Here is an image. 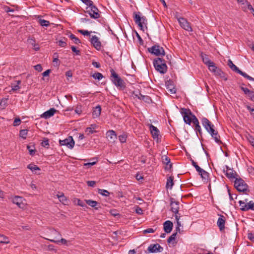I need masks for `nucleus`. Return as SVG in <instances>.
Masks as SVG:
<instances>
[{"label": "nucleus", "instance_id": "f257e3e1", "mask_svg": "<svg viewBox=\"0 0 254 254\" xmlns=\"http://www.w3.org/2000/svg\"><path fill=\"white\" fill-rule=\"evenodd\" d=\"M153 64L155 69L160 73L164 74L167 71V66L165 60L157 58L154 59Z\"/></svg>", "mask_w": 254, "mask_h": 254}, {"label": "nucleus", "instance_id": "f03ea898", "mask_svg": "<svg viewBox=\"0 0 254 254\" xmlns=\"http://www.w3.org/2000/svg\"><path fill=\"white\" fill-rule=\"evenodd\" d=\"M111 80L113 83L117 86L121 88H125V82L124 80L119 76L113 69H111Z\"/></svg>", "mask_w": 254, "mask_h": 254}, {"label": "nucleus", "instance_id": "7ed1b4c3", "mask_svg": "<svg viewBox=\"0 0 254 254\" xmlns=\"http://www.w3.org/2000/svg\"><path fill=\"white\" fill-rule=\"evenodd\" d=\"M228 65L229 66V67L231 68V69L233 70L234 71H235L236 72L241 74L242 76L244 77L245 78H247V79L250 80V81H254V78L252 77L249 76L246 73L242 71L239 68L235 65L232 62V61L230 60L228 61Z\"/></svg>", "mask_w": 254, "mask_h": 254}, {"label": "nucleus", "instance_id": "20e7f679", "mask_svg": "<svg viewBox=\"0 0 254 254\" xmlns=\"http://www.w3.org/2000/svg\"><path fill=\"white\" fill-rule=\"evenodd\" d=\"M235 187L240 192H245L247 190L248 186L242 179L236 178L235 181Z\"/></svg>", "mask_w": 254, "mask_h": 254}, {"label": "nucleus", "instance_id": "39448f33", "mask_svg": "<svg viewBox=\"0 0 254 254\" xmlns=\"http://www.w3.org/2000/svg\"><path fill=\"white\" fill-rule=\"evenodd\" d=\"M181 113L183 116V119L187 124L190 125L192 121V115H194L189 109L182 108Z\"/></svg>", "mask_w": 254, "mask_h": 254}, {"label": "nucleus", "instance_id": "423d86ee", "mask_svg": "<svg viewBox=\"0 0 254 254\" xmlns=\"http://www.w3.org/2000/svg\"><path fill=\"white\" fill-rule=\"evenodd\" d=\"M133 18L135 23L138 25L141 30H144L143 24L145 25L146 28H147L146 26L147 24V19L145 16H143L140 17L138 14L134 12Z\"/></svg>", "mask_w": 254, "mask_h": 254}, {"label": "nucleus", "instance_id": "0eeeda50", "mask_svg": "<svg viewBox=\"0 0 254 254\" xmlns=\"http://www.w3.org/2000/svg\"><path fill=\"white\" fill-rule=\"evenodd\" d=\"M148 51L156 56H164L165 54L164 49L158 45H155L151 48H149Z\"/></svg>", "mask_w": 254, "mask_h": 254}, {"label": "nucleus", "instance_id": "6e6552de", "mask_svg": "<svg viewBox=\"0 0 254 254\" xmlns=\"http://www.w3.org/2000/svg\"><path fill=\"white\" fill-rule=\"evenodd\" d=\"M90 7V10L87 11L90 15V17L94 19H98L100 17V11L97 7L92 3V5L89 6Z\"/></svg>", "mask_w": 254, "mask_h": 254}, {"label": "nucleus", "instance_id": "1a4fd4ad", "mask_svg": "<svg viewBox=\"0 0 254 254\" xmlns=\"http://www.w3.org/2000/svg\"><path fill=\"white\" fill-rule=\"evenodd\" d=\"M241 210L244 211H248L250 209L254 210V203L253 201H249L246 204L244 201L240 200L239 201Z\"/></svg>", "mask_w": 254, "mask_h": 254}, {"label": "nucleus", "instance_id": "9d476101", "mask_svg": "<svg viewBox=\"0 0 254 254\" xmlns=\"http://www.w3.org/2000/svg\"><path fill=\"white\" fill-rule=\"evenodd\" d=\"M211 135L212 137L215 140V142L219 144L222 143L220 140V136L218 134V131L215 129L214 126H211V128L207 130Z\"/></svg>", "mask_w": 254, "mask_h": 254}, {"label": "nucleus", "instance_id": "9b49d317", "mask_svg": "<svg viewBox=\"0 0 254 254\" xmlns=\"http://www.w3.org/2000/svg\"><path fill=\"white\" fill-rule=\"evenodd\" d=\"M61 145H65L69 149H72L74 145V141L72 136H69L67 138L60 140Z\"/></svg>", "mask_w": 254, "mask_h": 254}, {"label": "nucleus", "instance_id": "f8f14e48", "mask_svg": "<svg viewBox=\"0 0 254 254\" xmlns=\"http://www.w3.org/2000/svg\"><path fill=\"white\" fill-rule=\"evenodd\" d=\"M180 26L185 30L188 31H192V28L187 20L183 18L180 17L178 19Z\"/></svg>", "mask_w": 254, "mask_h": 254}, {"label": "nucleus", "instance_id": "ddd939ff", "mask_svg": "<svg viewBox=\"0 0 254 254\" xmlns=\"http://www.w3.org/2000/svg\"><path fill=\"white\" fill-rule=\"evenodd\" d=\"M91 44L93 45L94 47L97 50H100L101 49V43L99 41L98 37L96 36H93L90 39Z\"/></svg>", "mask_w": 254, "mask_h": 254}, {"label": "nucleus", "instance_id": "4468645a", "mask_svg": "<svg viewBox=\"0 0 254 254\" xmlns=\"http://www.w3.org/2000/svg\"><path fill=\"white\" fill-rule=\"evenodd\" d=\"M170 201L172 211L175 214H178L179 210V202L178 201H175L174 199L173 198H171Z\"/></svg>", "mask_w": 254, "mask_h": 254}, {"label": "nucleus", "instance_id": "2eb2a0df", "mask_svg": "<svg viewBox=\"0 0 254 254\" xmlns=\"http://www.w3.org/2000/svg\"><path fill=\"white\" fill-rule=\"evenodd\" d=\"M106 137L109 141L111 142H114L117 138V135L114 130H109L106 132Z\"/></svg>", "mask_w": 254, "mask_h": 254}, {"label": "nucleus", "instance_id": "dca6fc26", "mask_svg": "<svg viewBox=\"0 0 254 254\" xmlns=\"http://www.w3.org/2000/svg\"><path fill=\"white\" fill-rule=\"evenodd\" d=\"M23 201V198L18 196H15L12 199L13 203L16 204L19 208H23L25 206V204Z\"/></svg>", "mask_w": 254, "mask_h": 254}, {"label": "nucleus", "instance_id": "f3484780", "mask_svg": "<svg viewBox=\"0 0 254 254\" xmlns=\"http://www.w3.org/2000/svg\"><path fill=\"white\" fill-rule=\"evenodd\" d=\"M150 130L154 139H159L160 131L159 129L155 126L151 125L150 126Z\"/></svg>", "mask_w": 254, "mask_h": 254}, {"label": "nucleus", "instance_id": "a211bd4d", "mask_svg": "<svg viewBox=\"0 0 254 254\" xmlns=\"http://www.w3.org/2000/svg\"><path fill=\"white\" fill-rule=\"evenodd\" d=\"M173 227V223L169 220L165 221L163 224L164 230L167 233H169L171 232Z\"/></svg>", "mask_w": 254, "mask_h": 254}, {"label": "nucleus", "instance_id": "6ab92c4d", "mask_svg": "<svg viewBox=\"0 0 254 254\" xmlns=\"http://www.w3.org/2000/svg\"><path fill=\"white\" fill-rule=\"evenodd\" d=\"M225 217L223 215H220L217 220V224L221 231L223 230L225 228Z\"/></svg>", "mask_w": 254, "mask_h": 254}, {"label": "nucleus", "instance_id": "aec40b11", "mask_svg": "<svg viewBox=\"0 0 254 254\" xmlns=\"http://www.w3.org/2000/svg\"><path fill=\"white\" fill-rule=\"evenodd\" d=\"M201 123L206 130L211 128V126H214L210 121L205 117L201 119Z\"/></svg>", "mask_w": 254, "mask_h": 254}, {"label": "nucleus", "instance_id": "412c9836", "mask_svg": "<svg viewBox=\"0 0 254 254\" xmlns=\"http://www.w3.org/2000/svg\"><path fill=\"white\" fill-rule=\"evenodd\" d=\"M227 171L225 173V175L227 177H228L229 179H236L238 178L237 177L238 176V175L235 172V173H233L234 171L232 169H231L229 168L228 166H226Z\"/></svg>", "mask_w": 254, "mask_h": 254}, {"label": "nucleus", "instance_id": "4be33fe9", "mask_svg": "<svg viewBox=\"0 0 254 254\" xmlns=\"http://www.w3.org/2000/svg\"><path fill=\"white\" fill-rule=\"evenodd\" d=\"M57 110L54 108H51L48 111L45 112L41 117L45 119H48L53 116L56 112Z\"/></svg>", "mask_w": 254, "mask_h": 254}, {"label": "nucleus", "instance_id": "5701e85b", "mask_svg": "<svg viewBox=\"0 0 254 254\" xmlns=\"http://www.w3.org/2000/svg\"><path fill=\"white\" fill-rule=\"evenodd\" d=\"M86 203L92 207L94 208L95 209L98 210L101 208L100 205H98V203L96 201L87 199L85 200Z\"/></svg>", "mask_w": 254, "mask_h": 254}, {"label": "nucleus", "instance_id": "b1692460", "mask_svg": "<svg viewBox=\"0 0 254 254\" xmlns=\"http://www.w3.org/2000/svg\"><path fill=\"white\" fill-rule=\"evenodd\" d=\"M135 96L138 97L140 100L144 101L145 102L149 103L151 102V98L147 95H143L140 92L138 94H136Z\"/></svg>", "mask_w": 254, "mask_h": 254}, {"label": "nucleus", "instance_id": "393cba45", "mask_svg": "<svg viewBox=\"0 0 254 254\" xmlns=\"http://www.w3.org/2000/svg\"><path fill=\"white\" fill-rule=\"evenodd\" d=\"M101 111V107L100 105L97 106L93 110L92 115L94 118L98 117Z\"/></svg>", "mask_w": 254, "mask_h": 254}, {"label": "nucleus", "instance_id": "a878e982", "mask_svg": "<svg viewBox=\"0 0 254 254\" xmlns=\"http://www.w3.org/2000/svg\"><path fill=\"white\" fill-rule=\"evenodd\" d=\"M174 177L170 176L167 178V181L166 183V188L167 189H172L173 185H174Z\"/></svg>", "mask_w": 254, "mask_h": 254}, {"label": "nucleus", "instance_id": "bb28decb", "mask_svg": "<svg viewBox=\"0 0 254 254\" xmlns=\"http://www.w3.org/2000/svg\"><path fill=\"white\" fill-rule=\"evenodd\" d=\"M199 175L201 176L202 181L204 182H207L208 180L209 174L205 171L204 170H202V171H201Z\"/></svg>", "mask_w": 254, "mask_h": 254}, {"label": "nucleus", "instance_id": "cd10ccee", "mask_svg": "<svg viewBox=\"0 0 254 254\" xmlns=\"http://www.w3.org/2000/svg\"><path fill=\"white\" fill-rule=\"evenodd\" d=\"M201 57L203 63L207 66L212 62L208 58V56L205 54H201Z\"/></svg>", "mask_w": 254, "mask_h": 254}, {"label": "nucleus", "instance_id": "c85d7f7f", "mask_svg": "<svg viewBox=\"0 0 254 254\" xmlns=\"http://www.w3.org/2000/svg\"><path fill=\"white\" fill-rule=\"evenodd\" d=\"M38 22L42 26L47 27L50 25V22L49 21L43 19L41 18L40 16H38Z\"/></svg>", "mask_w": 254, "mask_h": 254}, {"label": "nucleus", "instance_id": "c756f323", "mask_svg": "<svg viewBox=\"0 0 254 254\" xmlns=\"http://www.w3.org/2000/svg\"><path fill=\"white\" fill-rule=\"evenodd\" d=\"M214 73L215 75L218 76L221 78H224V80H226L227 78L225 77L224 72L219 68H218L214 72Z\"/></svg>", "mask_w": 254, "mask_h": 254}, {"label": "nucleus", "instance_id": "7c9ffc66", "mask_svg": "<svg viewBox=\"0 0 254 254\" xmlns=\"http://www.w3.org/2000/svg\"><path fill=\"white\" fill-rule=\"evenodd\" d=\"M49 241H50L52 242L56 243L57 244H59L60 242L62 243L63 244L65 245L66 246H68V244L67 243V241L64 238H62L60 240H55L53 239H48Z\"/></svg>", "mask_w": 254, "mask_h": 254}, {"label": "nucleus", "instance_id": "2f4dec72", "mask_svg": "<svg viewBox=\"0 0 254 254\" xmlns=\"http://www.w3.org/2000/svg\"><path fill=\"white\" fill-rule=\"evenodd\" d=\"M163 162L167 165H169V169L172 166V164L171 163L170 159L167 156L162 157Z\"/></svg>", "mask_w": 254, "mask_h": 254}, {"label": "nucleus", "instance_id": "473e14b6", "mask_svg": "<svg viewBox=\"0 0 254 254\" xmlns=\"http://www.w3.org/2000/svg\"><path fill=\"white\" fill-rule=\"evenodd\" d=\"M9 243V241L8 238L1 235V249L3 245L8 244Z\"/></svg>", "mask_w": 254, "mask_h": 254}, {"label": "nucleus", "instance_id": "72a5a7b5", "mask_svg": "<svg viewBox=\"0 0 254 254\" xmlns=\"http://www.w3.org/2000/svg\"><path fill=\"white\" fill-rule=\"evenodd\" d=\"M27 148L28 150L29 153L31 155L33 156L35 154V152H36V149H35V146L34 145H27Z\"/></svg>", "mask_w": 254, "mask_h": 254}, {"label": "nucleus", "instance_id": "f704fd0d", "mask_svg": "<svg viewBox=\"0 0 254 254\" xmlns=\"http://www.w3.org/2000/svg\"><path fill=\"white\" fill-rule=\"evenodd\" d=\"M156 244H151L147 249V250L149 253H156Z\"/></svg>", "mask_w": 254, "mask_h": 254}, {"label": "nucleus", "instance_id": "c9c22d12", "mask_svg": "<svg viewBox=\"0 0 254 254\" xmlns=\"http://www.w3.org/2000/svg\"><path fill=\"white\" fill-rule=\"evenodd\" d=\"M60 201L63 203L67 201V199L63 193H60L57 195Z\"/></svg>", "mask_w": 254, "mask_h": 254}, {"label": "nucleus", "instance_id": "e433bc0d", "mask_svg": "<svg viewBox=\"0 0 254 254\" xmlns=\"http://www.w3.org/2000/svg\"><path fill=\"white\" fill-rule=\"evenodd\" d=\"M27 168L30 169L33 172L36 170H38V171L40 170V169L39 167H38L37 165H35L33 164H29L27 166Z\"/></svg>", "mask_w": 254, "mask_h": 254}, {"label": "nucleus", "instance_id": "4c0bfd02", "mask_svg": "<svg viewBox=\"0 0 254 254\" xmlns=\"http://www.w3.org/2000/svg\"><path fill=\"white\" fill-rule=\"evenodd\" d=\"M209 70L211 71L212 72H213L218 68V67L216 66L214 63L213 62L211 63V64H209L207 65Z\"/></svg>", "mask_w": 254, "mask_h": 254}, {"label": "nucleus", "instance_id": "58836bf2", "mask_svg": "<svg viewBox=\"0 0 254 254\" xmlns=\"http://www.w3.org/2000/svg\"><path fill=\"white\" fill-rule=\"evenodd\" d=\"M74 202L75 203H76L77 205H78L79 206H80L81 207H87V206L86 205L85 203L83 201H82L81 200H80L79 199H78V198H74Z\"/></svg>", "mask_w": 254, "mask_h": 254}, {"label": "nucleus", "instance_id": "ea45409f", "mask_svg": "<svg viewBox=\"0 0 254 254\" xmlns=\"http://www.w3.org/2000/svg\"><path fill=\"white\" fill-rule=\"evenodd\" d=\"M21 83L20 80L17 81V83H12L11 85L12 90L13 91H16L20 88L19 84Z\"/></svg>", "mask_w": 254, "mask_h": 254}, {"label": "nucleus", "instance_id": "a19ab883", "mask_svg": "<svg viewBox=\"0 0 254 254\" xmlns=\"http://www.w3.org/2000/svg\"><path fill=\"white\" fill-rule=\"evenodd\" d=\"M167 89L172 94L175 93L176 92V89L173 86V85L168 84L167 85Z\"/></svg>", "mask_w": 254, "mask_h": 254}, {"label": "nucleus", "instance_id": "79ce46f5", "mask_svg": "<svg viewBox=\"0 0 254 254\" xmlns=\"http://www.w3.org/2000/svg\"><path fill=\"white\" fill-rule=\"evenodd\" d=\"M69 38L71 40H74V42L76 44H78L81 43L80 40L73 34H71L69 35Z\"/></svg>", "mask_w": 254, "mask_h": 254}, {"label": "nucleus", "instance_id": "37998d69", "mask_svg": "<svg viewBox=\"0 0 254 254\" xmlns=\"http://www.w3.org/2000/svg\"><path fill=\"white\" fill-rule=\"evenodd\" d=\"M1 9H2L5 12H14L13 9H11L9 7L6 5H2L1 4Z\"/></svg>", "mask_w": 254, "mask_h": 254}, {"label": "nucleus", "instance_id": "c03bdc74", "mask_svg": "<svg viewBox=\"0 0 254 254\" xmlns=\"http://www.w3.org/2000/svg\"><path fill=\"white\" fill-rule=\"evenodd\" d=\"M27 132L28 130L27 129H21L20 130L19 135L22 138L25 139L26 138Z\"/></svg>", "mask_w": 254, "mask_h": 254}, {"label": "nucleus", "instance_id": "a18cd8bd", "mask_svg": "<svg viewBox=\"0 0 254 254\" xmlns=\"http://www.w3.org/2000/svg\"><path fill=\"white\" fill-rule=\"evenodd\" d=\"M92 77L95 79H98V80H100L103 78V76L100 72H95L92 75Z\"/></svg>", "mask_w": 254, "mask_h": 254}, {"label": "nucleus", "instance_id": "49530a36", "mask_svg": "<svg viewBox=\"0 0 254 254\" xmlns=\"http://www.w3.org/2000/svg\"><path fill=\"white\" fill-rule=\"evenodd\" d=\"M98 192L99 193L102 194V195L106 196H108L110 194V193L109 192V191L105 190L99 189L98 190Z\"/></svg>", "mask_w": 254, "mask_h": 254}, {"label": "nucleus", "instance_id": "de8ad7c7", "mask_svg": "<svg viewBox=\"0 0 254 254\" xmlns=\"http://www.w3.org/2000/svg\"><path fill=\"white\" fill-rule=\"evenodd\" d=\"M127 135L126 133H123L119 136V139L121 143H124L126 141Z\"/></svg>", "mask_w": 254, "mask_h": 254}, {"label": "nucleus", "instance_id": "09e8293b", "mask_svg": "<svg viewBox=\"0 0 254 254\" xmlns=\"http://www.w3.org/2000/svg\"><path fill=\"white\" fill-rule=\"evenodd\" d=\"M42 146L46 148H48L49 146V139L46 138H44V140L41 143Z\"/></svg>", "mask_w": 254, "mask_h": 254}, {"label": "nucleus", "instance_id": "8fccbe9b", "mask_svg": "<svg viewBox=\"0 0 254 254\" xmlns=\"http://www.w3.org/2000/svg\"><path fill=\"white\" fill-rule=\"evenodd\" d=\"M7 99L6 98H3L1 100V109L5 108L7 105Z\"/></svg>", "mask_w": 254, "mask_h": 254}, {"label": "nucleus", "instance_id": "3c124183", "mask_svg": "<svg viewBox=\"0 0 254 254\" xmlns=\"http://www.w3.org/2000/svg\"><path fill=\"white\" fill-rule=\"evenodd\" d=\"M78 32L84 36H89L90 34V32H89L87 30H78Z\"/></svg>", "mask_w": 254, "mask_h": 254}, {"label": "nucleus", "instance_id": "603ef678", "mask_svg": "<svg viewBox=\"0 0 254 254\" xmlns=\"http://www.w3.org/2000/svg\"><path fill=\"white\" fill-rule=\"evenodd\" d=\"M85 132H86L88 135H89L90 134H92V133L96 132V131L95 130H94L89 127H87L85 129Z\"/></svg>", "mask_w": 254, "mask_h": 254}, {"label": "nucleus", "instance_id": "864d4df0", "mask_svg": "<svg viewBox=\"0 0 254 254\" xmlns=\"http://www.w3.org/2000/svg\"><path fill=\"white\" fill-rule=\"evenodd\" d=\"M175 239H175V238H174V237H173L172 236H170V237L168 239V240H167V242H168V243H172V244H173V245H175V244H177V242H175Z\"/></svg>", "mask_w": 254, "mask_h": 254}, {"label": "nucleus", "instance_id": "5fc2aeb1", "mask_svg": "<svg viewBox=\"0 0 254 254\" xmlns=\"http://www.w3.org/2000/svg\"><path fill=\"white\" fill-rule=\"evenodd\" d=\"M192 121L191 122H192V123L195 125V126H197V125H199L198 120L197 119V118L195 117V116L192 115Z\"/></svg>", "mask_w": 254, "mask_h": 254}, {"label": "nucleus", "instance_id": "6e6d98bb", "mask_svg": "<svg viewBox=\"0 0 254 254\" xmlns=\"http://www.w3.org/2000/svg\"><path fill=\"white\" fill-rule=\"evenodd\" d=\"M28 42L31 44L33 47L35 46L36 44V41L34 38H29L28 39Z\"/></svg>", "mask_w": 254, "mask_h": 254}, {"label": "nucleus", "instance_id": "4d7b16f0", "mask_svg": "<svg viewBox=\"0 0 254 254\" xmlns=\"http://www.w3.org/2000/svg\"><path fill=\"white\" fill-rule=\"evenodd\" d=\"M21 121L19 118H16L13 122V126L16 127L19 125L21 123Z\"/></svg>", "mask_w": 254, "mask_h": 254}, {"label": "nucleus", "instance_id": "13d9d810", "mask_svg": "<svg viewBox=\"0 0 254 254\" xmlns=\"http://www.w3.org/2000/svg\"><path fill=\"white\" fill-rule=\"evenodd\" d=\"M81 1L87 6L92 5V3H93V1L91 0H81Z\"/></svg>", "mask_w": 254, "mask_h": 254}, {"label": "nucleus", "instance_id": "bf43d9fd", "mask_svg": "<svg viewBox=\"0 0 254 254\" xmlns=\"http://www.w3.org/2000/svg\"><path fill=\"white\" fill-rule=\"evenodd\" d=\"M252 101H254V91L251 90L247 95Z\"/></svg>", "mask_w": 254, "mask_h": 254}, {"label": "nucleus", "instance_id": "052dcab7", "mask_svg": "<svg viewBox=\"0 0 254 254\" xmlns=\"http://www.w3.org/2000/svg\"><path fill=\"white\" fill-rule=\"evenodd\" d=\"M135 212L138 214H142L143 213V210L142 209L138 206L135 207Z\"/></svg>", "mask_w": 254, "mask_h": 254}, {"label": "nucleus", "instance_id": "680f3d73", "mask_svg": "<svg viewBox=\"0 0 254 254\" xmlns=\"http://www.w3.org/2000/svg\"><path fill=\"white\" fill-rule=\"evenodd\" d=\"M195 130L196 132H199L200 135H201L202 134V131L201 128L199 125H197V126H195Z\"/></svg>", "mask_w": 254, "mask_h": 254}, {"label": "nucleus", "instance_id": "e2e57ef3", "mask_svg": "<svg viewBox=\"0 0 254 254\" xmlns=\"http://www.w3.org/2000/svg\"><path fill=\"white\" fill-rule=\"evenodd\" d=\"M58 45L61 47H64L66 45L65 41L60 40L58 41Z\"/></svg>", "mask_w": 254, "mask_h": 254}, {"label": "nucleus", "instance_id": "0e129e2a", "mask_svg": "<svg viewBox=\"0 0 254 254\" xmlns=\"http://www.w3.org/2000/svg\"><path fill=\"white\" fill-rule=\"evenodd\" d=\"M87 184L89 187H94L96 184V182L94 181H88L87 182Z\"/></svg>", "mask_w": 254, "mask_h": 254}, {"label": "nucleus", "instance_id": "69168bd1", "mask_svg": "<svg viewBox=\"0 0 254 254\" xmlns=\"http://www.w3.org/2000/svg\"><path fill=\"white\" fill-rule=\"evenodd\" d=\"M241 89L243 91V92H244V93L248 95V94L249 93L250 91H251L250 90H249L248 88H245V87H241Z\"/></svg>", "mask_w": 254, "mask_h": 254}, {"label": "nucleus", "instance_id": "338daca9", "mask_svg": "<svg viewBox=\"0 0 254 254\" xmlns=\"http://www.w3.org/2000/svg\"><path fill=\"white\" fill-rule=\"evenodd\" d=\"M248 140L250 142V143L253 146H254V138L251 136V135H249V137H248Z\"/></svg>", "mask_w": 254, "mask_h": 254}, {"label": "nucleus", "instance_id": "774afa93", "mask_svg": "<svg viewBox=\"0 0 254 254\" xmlns=\"http://www.w3.org/2000/svg\"><path fill=\"white\" fill-rule=\"evenodd\" d=\"M248 237L250 240H251L252 242H254V234H253L252 233H249Z\"/></svg>", "mask_w": 254, "mask_h": 254}]
</instances>
